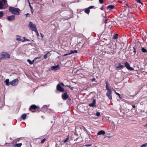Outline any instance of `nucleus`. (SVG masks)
<instances>
[{"label":"nucleus","mask_w":147,"mask_h":147,"mask_svg":"<svg viewBox=\"0 0 147 147\" xmlns=\"http://www.w3.org/2000/svg\"><path fill=\"white\" fill-rule=\"evenodd\" d=\"M37 108V106L35 105H31L29 108V110L31 111L32 112L34 111H32V110L35 109Z\"/></svg>","instance_id":"4468645a"},{"label":"nucleus","mask_w":147,"mask_h":147,"mask_svg":"<svg viewBox=\"0 0 147 147\" xmlns=\"http://www.w3.org/2000/svg\"><path fill=\"white\" fill-rule=\"evenodd\" d=\"M107 91V92L106 93V95L108 97L109 99L111 100L112 99L111 95L112 91L111 90H110Z\"/></svg>","instance_id":"6e6552de"},{"label":"nucleus","mask_w":147,"mask_h":147,"mask_svg":"<svg viewBox=\"0 0 147 147\" xmlns=\"http://www.w3.org/2000/svg\"><path fill=\"white\" fill-rule=\"evenodd\" d=\"M100 9L101 10H104L103 6L102 7L100 8Z\"/></svg>","instance_id":"3c124183"},{"label":"nucleus","mask_w":147,"mask_h":147,"mask_svg":"<svg viewBox=\"0 0 147 147\" xmlns=\"http://www.w3.org/2000/svg\"><path fill=\"white\" fill-rule=\"evenodd\" d=\"M133 49H134L133 52L135 54L136 53V49H135V48L134 47H133Z\"/></svg>","instance_id":"8fccbe9b"},{"label":"nucleus","mask_w":147,"mask_h":147,"mask_svg":"<svg viewBox=\"0 0 147 147\" xmlns=\"http://www.w3.org/2000/svg\"><path fill=\"white\" fill-rule=\"evenodd\" d=\"M26 115L25 114H23L21 116L22 118L23 119H25L26 118Z\"/></svg>","instance_id":"a878e982"},{"label":"nucleus","mask_w":147,"mask_h":147,"mask_svg":"<svg viewBox=\"0 0 147 147\" xmlns=\"http://www.w3.org/2000/svg\"><path fill=\"white\" fill-rule=\"evenodd\" d=\"M138 3H141V4L143 5V3L140 1V0H136Z\"/></svg>","instance_id":"f704fd0d"},{"label":"nucleus","mask_w":147,"mask_h":147,"mask_svg":"<svg viewBox=\"0 0 147 147\" xmlns=\"http://www.w3.org/2000/svg\"><path fill=\"white\" fill-rule=\"evenodd\" d=\"M70 55V53H68V54H65L64 55H63L62 56L63 57H65V56L67 55Z\"/></svg>","instance_id":"c03bdc74"},{"label":"nucleus","mask_w":147,"mask_h":147,"mask_svg":"<svg viewBox=\"0 0 147 147\" xmlns=\"http://www.w3.org/2000/svg\"><path fill=\"white\" fill-rule=\"evenodd\" d=\"M27 61L30 64L32 65L34 63V59L32 61H31L30 60L28 59L27 60Z\"/></svg>","instance_id":"5701e85b"},{"label":"nucleus","mask_w":147,"mask_h":147,"mask_svg":"<svg viewBox=\"0 0 147 147\" xmlns=\"http://www.w3.org/2000/svg\"><path fill=\"white\" fill-rule=\"evenodd\" d=\"M41 57H37L36 58H35L34 59V61H35L37 59H40L41 58Z\"/></svg>","instance_id":"e433bc0d"},{"label":"nucleus","mask_w":147,"mask_h":147,"mask_svg":"<svg viewBox=\"0 0 147 147\" xmlns=\"http://www.w3.org/2000/svg\"><path fill=\"white\" fill-rule=\"evenodd\" d=\"M7 18L8 20L9 21H13L15 19V16L13 15H12L10 16H8L7 17Z\"/></svg>","instance_id":"f8f14e48"},{"label":"nucleus","mask_w":147,"mask_h":147,"mask_svg":"<svg viewBox=\"0 0 147 147\" xmlns=\"http://www.w3.org/2000/svg\"><path fill=\"white\" fill-rule=\"evenodd\" d=\"M50 51L48 52L47 53V54H47V55L50 53Z\"/></svg>","instance_id":"4d7b16f0"},{"label":"nucleus","mask_w":147,"mask_h":147,"mask_svg":"<svg viewBox=\"0 0 147 147\" xmlns=\"http://www.w3.org/2000/svg\"><path fill=\"white\" fill-rule=\"evenodd\" d=\"M90 11L89 9L88 8L84 10V12L86 13L89 14Z\"/></svg>","instance_id":"393cba45"},{"label":"nucleus","mask_w":147,"mask_h":147,"mask_svg":"<svg viewBox=\"0 0 147 147\" xmlns=\"http://www.w3.org/2000/svg\"><path fill=\"white\" fill-rule=\"evenodd\" d=\"M115 6L113 5H110L107 6V9H109L110 10H111L115 8Z\"/></svg>","instance_id":"a211bd4d"},{"label":"nucleus","mask_w":147,"mask_h":147,"mask_svg":"<svg viewBox=\"0 0 147 147\" xmlns=\"http://www.w3.org/2000/svg\"><path fill=\"white\" fill-rule=\"evenodd\" d=\"M100 113L99 112H96V115L97 117H98L100 116Z\"/></svg>","instance_id":"72a5a7b5"},{"label":"nucleus","mask_w":147,"mask_h":147,"mask_svg":"<svg viewBox=\"0 0 147 147\" xmlns=\"http://www.w3.org/2000/svg\"><path fill=\"white\" fill-rule=\"evenodd\" d=\"M44 58L45 59H46L47 57V54H45L44 55Z\"/></svg>","instance_id":"79ce46f5"},{"label":"nucleus","mask_w":147,"mask_h":147,"mask_svg":"<svg viewBox=\"0 0 147 147\" xmlns=\"http://www.w3.org/2000/svg\"><path fill=\"white\" fill-rule=\"evenodd\" d=\"M146 146H147V143L143 144L141 145V147H146Z\"/></svg>","instance_id":"473e14b6"},{"label":"nucleus","mask_w":147,"mask_h":147,"mask_svg":"<svg viewBox=\"0 0 147 147\" xmlns=\"http://www.w3.org/2000/svg\"><path fill=\"white\" fill-rule=\"evenodd\" d=\"M69 100H70V101L71 100V99L70 98H69Z\"/></svg>","instance_id":"680f3d73"},{"label":"nucleus","mask_w":147,"mask_h":147,"mask_svg":"<svg viewBox=\"0 0 147 147\" xmlns=\"http://www.w3.org/2000/svg\"><path fill=\"white\" fill-rule=\"evenodd\" d=\"M52 1H53V0H52Z\"/></svg>","instance_id":"e2e57ef3"},{"label":"nucleus","mask_w":147,"mask_h":147,"mask_svg":"<svg viewBox=\"0 0 147 147\" xmlns=\"http://www.w3.org/2000/svg\"><path fill=\"white\" fill-rule=\"evenodd\" d=\"M9 80L8 79H6L5 81V84L7 86H9L10 84V82H9Z\"/></svg>","instance_id":"6ab92c4d"},{"label":"nucleus","mask_w":147,"mask_h":147,"mask_svg":"<svg viewBox=\"0 0 147 147\" xmlns=\"http://www.w3.org/2000/svg\"><path fill=\"white\" fill-rule=\"evenodd\" d=\"M96 102V100L94 99L93 100L92 102L89 104L88 105L90 107H93L94 106H95Z\"/></svg>","instance_id":"2eb2a0df"},{"label":"nucleus","mask_w":147,"mask_h":147,"mask_svg":"<svg viewBox=\"0 0 147 147\" xmlns=\"http://www.w3.org/2000/svg\"><path fill=\"white\" fill-rule=\"evenodd\" d=\"M77 53V50H71L70 51V52H69L70 55L72 54H74Z\"/></svg>","instance_id":"4be33fe9"},{"label":"nucleus","mask_w":147,"mask_h":147,"mask_svg":"<svg viewBox=\"0 0 147 147\" xmlns=\"http://www.w3.org/2000/svg\"><path fill=\"white\" fill-rule=\"evenodd\" d=\"M28 26L29 28L32 31H34L37 30L36 25L32 22H30Z\"/></svg>","instance_id":"f03ea898"},{"label":"nucleus","mask_w":147,"mask_h":147,"mask_svg":"<svg viewBox=\"0 0 147 147\" xmlns=\"http://www.w3.org/2000/svg\"><path fill=\"white\" fill-rule=\"evenodd\" d=\"M3 11H0V18L2 17L3 16Z\"/></svg>","instance_id":"2f4dec72"},{"label":"nucleus","mask_w":147,"mask_h":147,"mask_svg":"<svg viewBox=\"0 0 147 147\" xmlns=\"http://www.w3.org/2000/svg\"><path fill=\"white\" fill-rule=\"evenodd\" d=\"M94 7L93 6H90V7H88V8L90 9H92V8H93Z\"/></svg>","instance_id":"37998d69"},{"label":"nucleus","mask_w":147,"mask_h":147,"mask_svg":"<svg viewBox=\"0 0 147 147\" xmlns=\"http://www.w3.org/2000/svg\"><path fill=\"white\" fill-rule=\"evenodd\" d=\"M66 86H67L68 87H69V88H70L71 90H72L73 88V87H71L70 86H68L67 85Z\"/></svg>","instance_id":"ea45409f"},{"label":"nucleus","mask_w":147,"mask_h":147,"mask_svg":"<svg viewBox=\"0 0 147 147\" xmlns=\"http://www.w3.org/2000/svg\"><path fill=\"white\" fill-rule=\"evenodd\" d=\"M68 97L69 96L66 92L63 93L62 95V98L64 100H66Z\"/></svg>","instance_id":"9b49d317"},{"label":"nucleus","mask_w":147,"mask_h":147,"mask_svg":"<svg viewBox=\"0 0 147 147\" xmlns=\"http://www.w3.org/2000/svg\"><path fill=\"white\" fill-rule=\"evenodd\" d=\"M20 38H21V37L20 36H17L16 39L18 41H21V40L22 41V40H21Z\"/></svg>","instance_id":"b1692460"},{"label":"nucleus","mask_w":147,"mask_h":147,"mask_svg":"<svg viewBox=\"0 0 147 147\" xmlns=\"http://www.w3.org/2000/svg\"><path fill=\"white\" fill-rule=\"evenodd\" d=\"M18 78H16L11 81L10 84L13 86H16L18 84Z\"/></svg>","instance_id":"20e7f679"},{"label":"nucleus","mask_w":147,"mask_h":147,"mask_svg":"<svg viewBox=\"0 0 147 147\" xmlns=\"http://www.w3.org/2000/svg\"><path fill=\"white\" fill-rule=\"evenodd\" d=\"M29 6L30 7V9H31V11L32 13H33V12H34V10H33V9L32 8V6H31L30 4V3H29Z\"/></svg>","instance_id":"bb28decb"},{"label":"nucleus","mask_w":147,"mask_h":147,"mask_svg":"<svg viewBox=\"0 0 147 147\" xmlns=\"http://www.w3.org/2000/svg\"><path fill=\"white\" fill-rule=\"evenodd\" d=\"M57 89L58 90L61 92H63L64 91L63 88L59 84L57 85Z\"/></svg>","instance_id":"9d476101"},{"label":"nucleus","mask_w":147,"mask_h":147,"mask_svg":"<svg viewBox=\"0 0 147 147\" xmlns=\"http://www.w3.org/2000/svg\"><path fill=\"white\" fill-rule=\"evenodd\" d=\"M105 131L102 130L99 131L97 133V135H104L105 134Z\"/></svg>","instance_id":"dca6fc26"},{"label":"nucleus","mask_w":147,"mask_h":147,"mask_svg":"<svg viewBox=\"0 0 147 147\" xmlns=\"http://www.w3.org/2000/svg\"><path fill=\"white\" fill-rule=\"evenodd\" d=\"M23 38L24 39V40H22V41L23 42H24L25 41H30V40L29 39L26 38L25 37H23Z\"/></svg>","instance_id":"c756f323"},{"label":"nucleus","mask_w":147,"mask_h":147,"mask_svg":"<svg viewBox=\"0 0 147 147\" xmlns=\"http://www.w3.org/2000/svg\"><path fill=\"white\" fill-rule=\"evenodd\" d=\"M69 135H68L67 138H66L65 140H63V142L65 143H66L68 140L69 139Z\"/></svg>","instance_id":"c85d7f7f"},{"label":"nucleus","mask_w":147,"mask_h":147,"mask_svg":"<svg viewBox=\"0 0 147 147\" xmlns=\"http://www.w3.org/2000/svg\"><path fill=\"white\" fill-rule=\"evenodd\" d=\"M1 57L0 59L1 60L5 59L6 58H9L10 57V55L7 53H2L1 54Z\"/></svg>","instance_id":"7ed1b4c3"},{"label":"nucleus","mask_w":147,"mask_h":147,"mask_svg":"<svg viewBox=\"0 0 147 147\" xmlns=\"http://www.w3.org/2000/svg\"><path fill=\"white\" fill-rule=\"evenodd\" d=\"M118 34H115L113 36V38L114 39H117L118 38Z\"/></svg>","instance_id":"cd10ccee"},{"label":"nucleus","mask_w":147,"mask_h":147,"mask_svg":"<svg viewBox=\"0 0 147 147\" xmlns=\"http://www.w3.org/2000/svg\"><path fill=\"white\" fill-rule=\"evenodd\" d=\"M48 106H48L47 105L43 106L42 108V111L44 112H45L47 110Z\"/></svg>","instance_id":"ddd939ff"},{"label":"nucleus","mask_w":147,"mask_h":147,"mask_svg":"<svg viewBox=\"0 0 147 147\" xmlns=\"http://www.w3.org/2000/svg\"><path fill=\"white\" fill-rule=\"evenodd\" d=\"M145 126H146V127H147V123L145 125Z\"/></svg>","instance_id":"13d9d810"},{"label":"nucleus","mask_w":147,"mask_h":147,"mask_svg":"<svg viewBox=\"0 0 147 147\" xmlns=\"http://www.w3.org/2000/svg\"><path fill=\"white\" fill-rule=\"evenodd\" d=\"M99 3H101L102 4L103 3V0H99Z\"/></svg>","instance_id":"de8ad7c7"},{"label":"nucleus","mask_w":147,"mask_h":147,"mask_svg":"<svg viewBox=\"0 0 147 147\" xmlns=\"http://www.w3.org/2000/svg\"><path fill=\"white\" fill-rule=\"evenodd\" d=\"M115 92V94L117 95H118V96H119V98H121V95L119 93H117L116 92Z\"/></svg>","instance_id":"a19ab883"},{"label":"nucleus","mask_w":147,"mask_h":147,"mask_svg":"<svg viewBox=\"0 0 147 147\" xmlns=\"http://www.w3.org/2000/svg\"><path fill=\"white\" fill-rule=\"evenodd\" d=\"M22 145L21 143H18V144H16L13 145V146L14 147H20Z\"/></svg>","instance_id":"412c9836"},{"label":"nucleus","mask_w":147,"mask_h":147,"mask_svg":"<svg viewBox=\"0 0 147 147\" xmlns=\"http://www.w3.org/2000/svg\"><path fill=\"white\" fill-rule=\"evenodd\" d=\"M95 79L94 78H93L92 79V81H95Z\"/></svg>","instance_id":"864d4df0"},{"label":"nucleus","mask_w":147,"mask_h":147,"mask_svg":"<svg viewBox=\"0 0 147 147\" xmlns=\"http://www.w3.org/2000/svg\"><path fill=\"white\" fill-rule=\"evenodd\" d=\"M89 114L90 115H91V114H90L89 113Z\"/></svg>","instance_id":"052dcab7"},{"label":"nucleus","mask_w":147,"mask_h":147,"mask_svg":"<svg viewBox=\"0 0 147 147\" xmlns=\"http://www.w3.org/2000/svg\"><path fill=\"white\" fill-rule=\"evenodd\" d=\"M26 16V17H28L30 16V14L28 13H27L25 14Z\"/></svg>","instance_id":"a18cd8bd"},{"label":"nucleus","mask_w":147,"mask_h":147,"mask_svg":"<svg viewBox=\"0 0 147 147\" xmlns=\"http://www.w3.org/2000/svg\"><path fill=\"white\" fill-rule=\"evenodd\" d=\"M40 35H41V36H42V38H43V34H42V33H40Z\"/></svg>","instance_id":"6e6d98bb"},{"label":"nucleus","mask_w":147,"mask_h":147,"mask_svg":"<svg viewBox=\"0 0 147 147\" xmlns=\"http://www.w3.org/2000/svg\"><path fill=\"white\" fill-rule=\"evenodd\" d=\"M142 51L143 53H146L147 52L146 50L144 47H142Z\"/></svg>","instance_id":"7c9ffc66"},{"label":"nucleus","mask_w":147,"mask_h":147,"mask_svg":"<svg viewBox=\"0 0 147 147\" xmlns=\"http://www.w3.org/2000/svg\"><path fill=\"white\" fill-rule=\"evenodd\" d=\"M106 90L107 91H109V90H111V88L109 87V84L107 82H106Z\"/></svg>","instance_id":"f3484780"},{"label":"nucleus","mask_w":147,"mask_h":147,"mask_svg":"<svg viewBox=\"0 0 147 147\" xmlns=\"http://www.w3.org/2000/svg\"><path fill=\"white\" fill-rule=\"evenodd\" d=\"M9 11L11 13L16 15L20 14V10L18 8H16L13 7H10L9 8Z\"/></svg>","instance_id":"f257e3e1"},{"label":"nucleus","mask_w":147,"mask_h":147,"mask_svg":"<svg viewBox=\"0 0 147 147\" xmlns=\"http://www.w3.org/2000/svg\"><path fill=\"white\" fill-rule=\"evenodd\" d=\"M132 107L134 108H135L136 107V106L135 105H132Z\"/></svg>","instance_id":"5fc2aeb1"},{"label":"nucleus","mask_w":147,"mask_h":147,"mask_svg":"<svg viewBox=\"0 0 147 147\" xmlns=\"http://www.w3.org/2000/svg\"><path fill=\"white\" fill-rule=\"evenodd\" d=\"M61 85L63 86H64V84L63 83H61Z\"/></svg>","instance_id":"603ef678"},{"label":"nucleus","mask_w":147,"mask_h":147,"mask_svg":"<svg viewBox=\"0 0 147 147\" xmlns=\"http://www.w3.org/2000/svg\"><path fill=\"white\" fill-rule=\"evenodd\" d=\"M107 20H108V19L107 18V19H105V24H106V23H107Z\"/></svg>","instance_id":"09e8293b"},{"label":"nucleus","mask_w":147,"mask_h":147,"mask_svg":"<svg viewBox=\"0 0 147 147\" xmlns=\"http://www.w3.org/2000/svg\"><path fill=\"white\" fill-rule=\"evenodd\" d=\"M124 64L125 67L126 68L128 69V70L132 71L134 70V68L133 67H130L129 64V63L127 61H126L124 63Z\"/></svg>","instance_id":"39448f33"},{"label":"nucleus","mask_w":147,"mask_h":147,"mask_svg":"<svg viewBox=\"0 0 147 147\" xmlns=\"http://www.w3.org/2000/svg\"><path fill=\"white\" fill-rule=\"evenodd\" d=\"M110 48H109V49H107L106 52L108 54L112 53L113 54L114 53V49L112 48L111 46H110Z\"/></svg>","instance_id":"0eeeda50"},{"label":"nucleus","mask_w":147,"mask_h":147,"mask_svg":"<svg viewBox=\"0 0 147 147\" xmlns=\"http://www.w3.org/2000/svg\"><path fill=\"white\" fill-rule=\"evenodd\" d=\"M28 2H29V3H30V1H29V0H28Z\"/></svg>","instance_id":"bf43d9fd"},{"label":"nucleus","mask_w":147,"mask_h":147,"mask_svg":"<svg viewBox=\"0 0 147 147\" xmlns=\"http://www.w3.org/2000/svg\"><path fill=\"white\" fill-rule=\"evenodd\" d=\"M60 68V67L58 65H54L51 67V70H54L55 71L59 69Z\"/></svg>","instance_id":"1a4fd4ad"},{"label":"nucleus","mask_w":147,"mask_h":147,"mask_svg":"<svg viewBox=\"0 0 147 147\" xmlns=\"http://www.w3.org/2000/svg\"><path fill=\"white\" fill-rule=\"evenodd\" d=\"M124 67V65H121L120 63L117 64L115 65V68L116 70H118L119 69H122Z\"/></svg>","instance_id":"423d86ee"},{"label":"nucleus","mask_w":147,"mask_h":147,"mask_svg":"<svg viewBox=\"0 0 147 147\" xmlns=\"http://www.w3.org/2000/svg\"><path fill=\"white\" fill-rule=\"evenodd\" d=\"M36 34L37 36H39V34L38 33V32L37 30H36L35 31H34Z\"/></svg>","instance_id":"c9c22d12"},{"label":"nucleus","mask_w":147,"mask_h":147,"mask_svg":"<svg viewBox=\"0 0 147 147\" xmlns=\"http://www.w3.org/2000/svg\"><path fill=\"white\" fill-rule=\"evenodd\" d=\"M125 8L126 9L128 7H129L128 6V5L127 4H126L125 6Z\"/></svg>","instance_id":"58836bf2"},{"label":"nucleus","mask_w":147,"mask_h":147,"mask_svg":"<svg viewBox=\"0 0 147 147\" xmlns=\"http://www.w3.org/2000/svg\"><path fill=\"white\" fill-rule=\"evenodd\" d=\"M110 46H111V45L110 44H108L107 45L106 49H109V48H110Z\"/></svg>","instance_id":"49530a36"},{"label":"nucleus","mask_w":147,"mask_h":147,"mask_svg":"<svg viewBox=\"0 0 147 147\" xmlns=\"http://www.w3.org/2000/svg\"><path fill=\"white\" fill-rule=\"evenodd\" d=\"M4 4L2 2L0 1V9H2L4 8Z\"/></svg>","instance_id":"aec40b11"},{"label":"nucleus","mask_w":147,"mask_h":147,"mask_svg":"<svg viewBox=\"0 0 147 147\" xmlns=\"http://www.w3.org/2000/svg\"><path fill=\"white\" fill-rule=\"evenodd\" d=\"M46 140V139L45 138H44L43 139H42V141H41V143L42 144H43L44 142Z\"/></svg>","instance_id":"4c0bfd02"}]
</instances>
